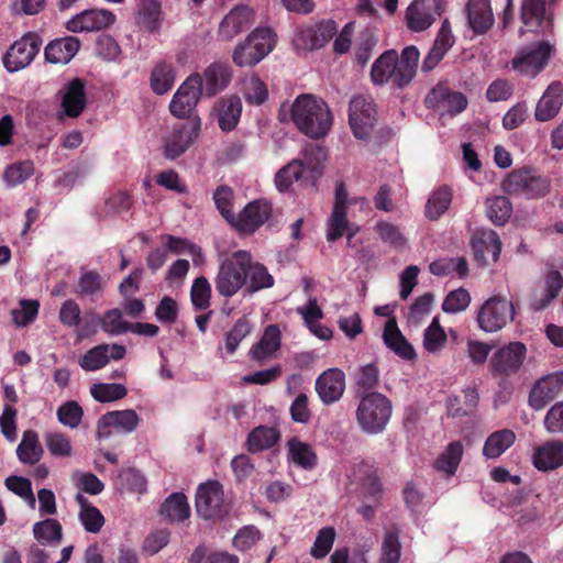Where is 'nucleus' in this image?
I'll return each mask as SVG.
<instances>
[{
	"label": "nucleus",
	"mask_w": 563,
	"mask_h": 563,
	"mask_svg": "<svg viewBox=\"0 0 563 563\" xmlns=\"http://www.w3.org/2000/svg\"><path fill=\"white\" fill-rule=\"evenodd\" d=\"M325 150L317 144L307 145L300 153V157L291 159L275 175V185L278 191L289 190L294 181L305 187H316L323 174Z\"/></svg>",
	"instance_id": "f257e3e1"
},
{
	"label": "nucleus",
	"mask_w": 563,
	"mask_h": 563,
	"mask_svg": "<svg viewBox=\"0 0 563 563\" xmlns=\"http://www.w3.org/2000/svg\"><path fill=\"white\" fill-rule=\"evenodd\" d=\"M420 53L413 46H406L400 56L395 49L384 52L373 64L371 78L376 85L391 82L402 89L407 87L416 76Z\"/></svg>",
	"instance_id": "f03ea898"
},
{
	"label": "nucleus",
	"mask_w": 563,
	"mask_h": 563,
	"mask_svg": "<svg viewBox=\"0 0 563 563\" xmlns=\"http://www.w3.org/2000/svg\"><path fill=\"white\" fill-rule=\"evenodd\" d=\"M290 114L297 129L314 140L327 135L332 125L328 104L312 95L298 96L291 104Z\"/></svg>",
	"instance_id": "7ed1b4c3"
},
{
	"label": "nucleus",
	"mask_w": 563,
	"mask_h": 563,
	"mask_svg": "<svg viewBox=\"0 0 563 563\" xmlns=\"http://www.w3.org/2000/svg\"><path fill=\"white\" fill-rule=\"evenodd\" d=\"M355 420L360 430L368 435L383 433L393 415V401L382 393H365L356 397Z\"/></svg>",
	"instance_id": "20e7f679"
},
{
	"label": "nucleus",
	"mask_w": 563,
	"mask_h": 563,
	"mask_svg": "<svg viewBox=\"0 0 563 563\" xmlns=\"http://www.w3.org/2000/svg\"><path fill=\"white\" fill-rule=\"evenodd\" d=\"M247 264L249 252L244 250L233 252L220 263L214 278L216 290L220 296L231 298L240 290L245 292Z\"/></svg>",
	"instance_id": "39448f33"
},
{
	"label": "nucleus",
	"mask_w": 563,
	"mask_h": 563,
	"mask_svg": "<svg viewBox=\"0 0 563 563\" xmlns=\"http://www.w3.org/2000/svg\"><path fill=\"white\" fill-rule=\"evenodd\" d=\"M195 507L197 515L203 520L220 521L229 516L232 505L224 497L222 484L208 481L198 486Z\"/></svg>",
	"instance_id": "423d86ee"
},
{
	"label": "nucleus",
	"mask_w": 563,
	"mask_h": 563,
	"mask_svg": "<svg viewBox=\"0 0 563 563\" xmlns=\"http://www.w3.org/2000/svg\"><path fill=\"white\" fill-rule=\"evenodd\" d=\"M501 188L508 195L538 199L550 191V180L531 168L522 167L509 173L503 180Z\"/></svg>",
	"instance_id": "0eeeda50"
},
{
	"label": "nucleus",
	"mask_w": 563,
	"mask_h": 563,
	"mask_svg": "<svg viewBox=\"0 0 563 563\" xmlns=\"http://www.w3.org/2000/svg\"><path fill=\"white\" fill-rule=\"evenodd\" d=\"M202 96H205L202 92V77L199 73H194L185 79L174 93L169 103L170 113L187 121L199 118L196 114V107Z\"/></svg>",
	"instance_id": "6e6552de"
},
{
	"label": "nucleus",
	"mask_w": 563,
	"mask_h": 563,
	"mask_svg": "<svg viewBox=\"0 0 563 563\" xmlns=\"http://www.w3.org/2000/svg\"><path fill=\"white\" fill-rule=\"evenodd\" d=\"M273 49V34L267 27L254 30L243 43H240L232 55L233 63L239 67L254 66Z\"/></svg>",
	"instance_id": "1a4fd4ad"
},
{
	"label": "nucleus",
	"mask_w": 563,
	"mask_h": 563,
	"mask_svg": "<svg viewBox=\"0 0 563 563\" xmlns=\"http://www.w3.org/2000/svg\"><path fill=\"white\" fill-rule=\"evenodd\" d=\"M551 53L552 46L544 41L520 48L511 59V67L522 76L534 78L548 65Z\"/></svg>",
	"instance_id": "9d476101"
},
{
	"label": "nucleus",
	"mask_w": 563,
	"mask_h": 563,
	"mask_svg": "<svg viewBox=\"0 0 563 563\" xmlns=\"http://www.w3.org/2000/svg\"><path fill=\"white\" fill-rule=\"evenodd\" d=\"M514 306L506 298L493 296L481 307L477 314L479 328L485 332H497L514 318Z\"/></svg>",
	"instance_id": "9b49d317"
},
{
	"label": "nucleus",
	"mask_w": 563,
	"mask_h": 563,
	"mask_svg": "<svg viewBox=\"0 0 563 563\" xmlns=\"http://www.w3.org/2000/svg\"><path fill=\"white\" fill-rule=\"evenodd\" d=\"M41 37L29 32L15 41L3 56V66L9 73L19 71L29 66L40 52Z\"/></svg>",
	"instance_id": "f8f14e48"
},
{
	"label": "nucleus",
	"mask_w": 563,
	"mask_h": 563,
	"mask_svg": "<svg viewBox=\"0 0 563 563\" xmlns=\"http://www.w3.org/2000/svg\"><path fill=\"white\" fill-rule=\"evenodd\" d=\"M338 25L333 20H322L298 27L294 45L301 51L322 48L336 34Z\"/></svg>",
	"instance_id": "ddd939ff"
},
{
	"label": "nucleus",
	"mask_w": 563,
	"mask_h": 563,
	"mask_svg": "<svg viewBox=\"0 0 563 563\" xmlns=\"http://www.w3.org/2000/svg\"><path fill=\"white\" fill-rule=\"evenodd\" d=\"M200 130V118H194L184 123L174 125L172 133L165 140V157L168 159H176L183 155L198 137Z\"/></svg>",
	"instance_id": "4468645a"
},
{
	"label": "nucleus",
	"mask_w": 563,
	"mask_h": 563,
	"mask_svg": "<svg viewBox=\"0 0 563 563\" xmlns=\"http://www.w3.org/2000/svg\"><path fill=\"white\" fill-rule=\"evenodd\" d=\"M375 113L371 98L360 95L351 99L349 122L355 137L366 140L369 136L376 121Z\"/></svg>",
	"instance_id": "2eb2a0df"
},
{
	"label": "nucleus",
	"mask_w": 563,
	"mask_h": 563,
	"mask_svg": "<svg viewBox=\"0 0 563 563\" xmlns=\"http://www.w3.org/2000/svg\"><path fill=\"white\" fill-rule=\"evenodd\" d=\"M272 214V205L258 199L249 202L243 210L235 216L230 225L241 234H253L261 228Z\"/></svg>",
	"instance_id": "dca6fc26"
},
{
	"label": "nucleus",
	"mask_w": 563,
	"mask_h": 563,
	"mask_svg": "<svg viewBox=\"0 0 563 563\" xmlns=\"http://www.w3.org/2000/svg\"><path fill=\"white\" fill-rule=\"evenodd\" d=\"M467 103L464 93L451 90L443 82L434 86L424 98V104L428 109L440 110L450 115H456L464 111Z\"/></svg>",
	"instance_id": "f3484780"
},
{
	"label": "nucleus",
	"mask_w": 563,
	"mask_h": 563,
	"mask_svg": "<svg viewBox=\"0 0 563 563\" xmlns=\"http://www.w3.org/2000/svg\"><path fill=\"white\" fill-rule=\"evenodd\" d=\"M445 11V0H413L407 8V26L413 32H422L432 25L435 15Z\"/></svg>",
	"instance_id": "a211bd4d"
},
{
	"label": "nucleus",
	"mask_w": 563,
	"mask_h": 563,
	"mask_svg": "<svg viewBox=\"0 0 563 563\" xmlns=\"http://www.w3.org/2000/svg\"><path fill=\"white\" fill-rule=\"evenodd\" d=\"M527 349L521 342H511L497 350L490 358L494 375L509 376L521 367L526 358Z\"/></svg>",
	"instance_id": "6ab92c4d"
},
{
	"label": "nucleus",
	"mask_w": 563,
	"mask_h": 563,
	"mask_svg": "<svg viewBox=\"0 0 563 563\" xmlns=\"http://www.w3.org/2000/svg\"><path fill=\"white\" fill-rule=\"evenodd\" d=\"M140 422L139 415L132 409L114 410L102 415L97 422V438L107 439L112 429L117 432L131 433Z\"/></svg>",
	"instance_id": "aec40b11"
},
{
	"label": "nucleus",
	"mask_w": 563,
	"mask_h": 563,
	"mask_svg": "<svg viewBox=\"0 0 563 563\" xmlns=\"http://www.w3.org/2000/svg\"><path fill=\"white\" fill-rule=\"evenodd\" d=\"M563 389V372H555L539 378L530 394L529 405L534 410L545 408Z\"/></svg>",
	"instance_id": "412c9836"
},
{
	"label": "nucleus",
	"mask_w": 563,
	"mask_h": 563,
	"mask_svg": "<svg viewBox=\"0 0 563 563\" xmlns=\"http://www.w3.org/2000/svg\"><path fill=\"white\" fill-rule=\"evenodd\" d=\"M115 15L106 9H89L73 16L66 27L73 33L100 31L113 24Z\"/></svg>",
	"instance_id": "4be33fe9"
},
{
	"label": "nucleus",
	"mask_w": 563,
	"mask_h": 563,
	"mask_svg": "<svg viewBox=\"0 0 563 563\" xmlns=\"http://www.w3.org/2000/svg\"><path fill=\"white\" fill-rule=\"evenodd\" d=\"M347 212V191L345 185L340 183L335 187L334 205L331 216L328 220L327 240L334 242L341 239L349 227L346 218Z\"/></svg>",
	"instance_id": "5701e85b"
},
{
	"label": "nucleus",
	"mask_w": 563,
	"mask_h": 563,
	"mask_svg": "<svg viewBox=\"0 0 563 563\" xmlns=\"http://www.w3.org/2000/svg\"><path fill=\"white\" fill-rule=\"evenodd\" d=\"M126 350L121 344H100L88 350L80 358L79 365L86 372H93L104 367L110 358L122 360Z\"/></svg>",
	"instance_id": "b1692460"
},
{
	"label": "nucleus",
	"mask_w": 563,
	"mask_h": 563,
	"mask_svg": "<svg viewBox=\"0 0 563 563\" xmlns=\"http://www.w3.org/2000/svg\"><path fill=\"white\" fill-rule=\"evenodd\" d=\"M345 390V375L339 368H329L316 380V391L324 405L339 401Z\"/></svg>",
	"instance_id": "393cba45"
},
{
	"label": "nucleus",
	"mask_w": 563,
	"mask_h": 563,
	"mask_svg": "<svg viewBox=\"0 0 563 563\" xmlns=\"http://www.w3.org/2000/svg\"><path fill=\"white\" fill-rule=\"evenodd\" d=\"M474 258L481 265L487 264V255L496 263L501 252V241L494 230H476L471 238Z\"/></svg>",
	"instance_id": "a878e982"
},
{
	"label": "nucleus",
	"mask_w": 563,
	"mask_h": 563,
	"mask_svg": "<svg viewBox=\"0 0 563 563\" xmlns=\"http://www.w3.org/2000/svg\"><path fill=\"white\" fill-rule=\"evenodd\" d=\"M555 0H521L520 20L530 32L543 31L552 25V19L547 13V3Z\"/></svg>",
	"instance_id": "bb28decb"
},
{
	"label": "nucleus",
	"mask_w": 563,
	"mask_h": 563,
	"mask_svg": "<svg viewBox=\"0 0 563 563\" xmlns=\"http://www.w3.org/2000/svg\"><path fill=\"white\" fill-rule=\"evenodd\" d=\"M465 13L467 26L475 35L486 34L494 25L495 19L490 0H468Z\"/></svg>",
	"instance_id": "cd10ccee"
},
{
	"label": "nucleus",
	"mask_w": 563,
	"mask_h": 563,
	"mask_svg": "<svg viewBox=\"0 0 563 563\" xmlns=\"http://www.w3.org/2000/svg\"><path fill=\"white\" fill-rule=\"evenodd\" d=\"M232 68L229 64L214 62L202 73V92L206 97H214L223 91L232 80Z\"/></svg>",
	"instance_id": "c85d7f7f"
},
{
	"label": "nucleus",
	"mask_w": 563,
	"mask_h": 563,
	"mask_svg": "<svg viewBox=\"0 0 563 563\" xmlns=\"http://www.w3.org/2000/svg\"><path fill=\"white\" fill-rule=\"evenodd\" d=\"M563 106V84L560 81L551 82L534 110V118L539 122H547L556 117Z\"/></svg>",
	"instance_id": "c756f323"
},
{
	"label": "nucleus",
	"mask_w": 563,
	"mask_h": 563,
	"mask_svg": "<svg viewBox=\"0 0 563 563\" xmlns=\"http://www.w3.org/2000/svg\"><path fill=\"white\" fill-rule=\"evenodd\" d=\"M252 10L246 5L233 8L221 21L219 35L223 40L229 41L246 31L252 25Z\"/></svg>",
	"instance_id": "7c9ffc66"
},
{
	"label": "nucleus",
	"mask_w": 563,
	"mask_h": 563,
	"mask_svg": "<svg viewBox=\"0 0 563 563\" xmlns=\"http://www.w3.org/2000/svg\"><path fill=\"white\" fill-rule=\"evenodd\" d=\"M563 288V276L559 271H550L543 284L533 291L530 306L539 311L547 308L554 300Z\"/></svg>",
	"instance_id": "2f4dec72"
},
{
	"label": "nucleus",
	"mask_w": 563,
	"mask_h": 563,
	"mask_svg": "<svg viewBox=\"0 0 563 563\" xmlns=\"http://www.w3.org/2000/svg\"><path fill=\"white\" fill-rule=\"evenodd\" d=\"M383 340L385 345L399 357L407 361H411L416 357V352L412 345L400 332L395 318H390L386 321Z\"/></svg>",
	"instance_id": "473e14b6"
},
{
	"label": "nucleus",
	"mask_w": 563,
	"mask_h": 563,
	"mask_svg": "<svg viewBox=\"0 0 563 563\" xmlns=\"http://www.w3.org/2000/svg\"><path fill=\"white\" fill-rule=\"evenodd\" d=\"M79 47L80 41L75 36L56 38L45 47V59L51 64H67L77 54Z\"/></svg>",
	"instance_id": "72a5a7b5"
},
{
	"label": "nucleus",
	"mask_w": 563,
	"mask_h": 563,
	"mask_svg": "<svg viewBox=\"0 0 563 563\" xmlns=\"http://www.w3.org/2000/svg\"><path fill=\"white\" fill-rule=\"evenodd\" d=\"M533 465L539 471H551L563 465V441H548L533 453Z\"/></svg>",
	"instance_id": "f704fd0d"
},
{
	"label": "nucleus",
	"mask_w": 563,
	"mask_h": 563,
	"mask_svg": "<svg viewBox=\"0 0 563 563\" xmlns=\"http://www.w3.org/2000/svg\"><path fill=\"white\" fill-rule=\"evenodd\" d=\"M87 104L85 82L79 79H73L63 96L62 106L65 113L70 118H77L81 114Z\"/></svg>",
	"instance_id": "c9c22d12"
},
{
	"label": "nucleus",
	"mask_w": 563,
	"mask_h": 563,
	"mask_svg": "<svg viewBox=\"0 0 563 563\" xmlns=\"http://www.w3.org/2000/svg\"><path fill=\"white\" fill-rule=\"evenodd\" d=\"M247 284L245 286V294L252 295L262 289H267L274 286V277L269 274L267 267L260 262L253 260L252 254L249 252V264L246 266Z\"/></svg>",
	"instance_id": "e433bc0d"
},
{
	"label": "nucleus",
	"mask_w": 563,
	"mask_h": 563,
	"mask_svg": "<svg viewBox=\"0 0 563 563\" xmlns=\"http://www.w3.org/2000/svg\"><path fill=\"white\" fill-rule=\"evenodd\" d=\"M279 347V328L276 324H269L265 328L261 340L250 350V355L255 361H263L274 354Z\"/></svg>",
	"instance_id": "4c0bfd02"
},
{
	"label": "nucleus",
	"mask_w": 563,
	"mask_h": 563,
	"mask_svg": "<svg viewBox=\"0 0 563 563\" xmlns=\"http://www.w3.org/2000/svg\"><path fill=\"white\" fill-rule=\"evenodd\" d=\"M218 123L222 131L230 132L235 129L241 113L242 102L238 96L222 99L217 108Z\"/></svg>",
	"instance_id": "58836bf2"
},
{
	"label": "nucleus",
	"mask_w": 563,
	"mask_h": 563,
	"mask_svg": "<svg viewBox=\"0 0 563 563\" xmlns=\"http://www.w3.org/2000/svg\"><path fill=\"white\" fill-rule=\"evenodd\" d=\"M280 439V433L275 427L258 426L247 437V450L251 453H258L274 446Z\"/></svg>",
	"instance_id": "ea45409f"
},
{
	"label": "nucleus",
	"mask_w": 563,
	"mask_h": 563,
	"mask_svg": "<svg viewBox=\"0 0 563 563\" xmlns=\"http://www.w3.org/2000/svg\"><path fill=\"white\" fill-rule=\"evenodd\" d=\"M161 515L170 522H180L189 518L190 507L184 493H173L161 506Z\"/></svg>",
	"instance_id": "a19ab883"
},
{
	"label": "nucleus",
	"mask_w": 563,
	"mask_h": 563,
	"mask_svg": "<svg viewBox=\"0 0 563 563\" xmlns=\"http://www.w3.org/2000/svg\"><path fill=\"white\" fill-rule=\"evenodd\" d=\"M516 441V434L510 429H501L493 432L486 439L483 446V455L486 459H497L506 452Z\"/></svg>",
	"instance_id": "79ce46f5"
},
{
	"label": "nucleus",
	"mask_w": 563,
	"mask_h": 563,
	"mask_svg": "<svg viewBox=\"0 0 563 563\" xmlns=\"http://www.w3.org/2000/svg\"><path fill=\"white\" fill-rule=\"evenodd\" d=\"M16 455L24 464H35L43 455V448L38 441V435L34 430H25L22 440L16 448Z\"/></svg>",
	"instance_id": "37998d69"
},
{
	"label": "nucleus",
	"mask_w": 563,
	"mask_h": 563,
	"mask_svg": "<svg viewBox=\"0 0 563 563\" xmlns=\"http://www.w3.org/2000/svg\"><path fill=\"white\" fill-rule=\"evenodd\" d=\"M175 82V69L166 62L157 63L151 71L150 85L156 95L169 91Z\"/></svg>",
	"instance_id": "c03bdc74"
},
{
	"label": "nucleus",
	"mask_w": 563,
	"mask_h": 563,
	"mask_svg": "<svg viewBox=\"0 0 563 563\" xmlns=\"http://www.w3.org/2000/svg\"><path fill=\"white\" fill-rule=\"evenodd\" d=\"M464 453V446L461 441H453L448 444L445 451L441 453L434 462L438 471L448 475H454Z\"/></svg>",
	"instance_id": "a18cd8bd"
},
{
	"label": "nucleus",
	"mask_w": 563,
	"mask_h": 563,
	"mask_svg": "<svg viewBox=\"0 0 563 563\" xmlns=\"http://www.w3.org/2000/svg\"><path fill=\"white\" fill-rule=\"evenodd\" d=\"M33 534L41 544H58L63 538V528L58 520L47 518L33 526Z\"/></svg>",
	"instance_id": "49530a36"
},
{
	"label": "nucleus",
	"mask_w": 563,
	"mask_h": 563,
	"mask_svg": "<svg viewBox=\"0 0 563 563\" xmlns=\"http://www.w3.org/2000/svg\"><path fill=\"white\" fill-rule=\"evenodd\" d=\"M76 500L81 507L79 512L81 525L86 531L98 533L104 523V518L101 511L97 507L89 505L81 494H77Z\"/></svg>",
	"instance_id": "de8ad7c7"
},
{
	"label": "nucleus",
	"mask_w": 563,
	"mask_h": 563,
	"mask_svg": "<svg viewBox=\"0 0 563 563\" xmlns=\"http://www.w3.org/2000/svg\"><path fill=\"white\" fill-rule=\"evenodd\" d=\"M288 452L291 461L305 470H312L317 465V455L311 448L296 438L288 441Z\"/></svg>",
	"instance_id": "09e8293b"
},
{
	"label": "nucleus",
	"mask_w": 563,
	"mask_h": 563,
	"mask_svg": "<svg viewBox=\"0 0 563 563\" xmlns=\"http://www.w3.org/2000/svg\"><path fill=\"white\" fill-rule=\"evenodd\" d=\"M452 192L448 187H441L429 197L426 205V217L438 220L450 207Z\"/></svg>",
	"instance_id": "8fccbe9b"
},
{
	"label": "nucleus",
	"mask_w": 563,
	"mask_h": 563,
	"mask_svg": "<svg viewBox=\"0 0 563 563\" xmlns=\"http://www.w3.org/2000/svg\"><path fill=\"white\" fill-rule=\"evenodd\" d=\"M379 384V371L375 364H367L362 366L356 376V397L364 395L365 393H378L376 387Z\"/></svg>",
	"instance_id": "3c124183"
},
{
	"label": "nucleus",
	"mask_w": 563,
	"mask_h": 563,
	"mask_svg": "<svg viewBox=\"0 0 563 563\" xmlns=\"http://www.w3.org/2000/svg\"><path fill=\"white\" fill-rule=\"evenodd\" d=\"M34 174V164L32 161L15 162L4 169L3 180L8 187H16L27 180Z\"/></svg>",
	"instance_id": "603ef678"
},
{
	"label": "nucleus",
	"mask_w": 563,
	"mask_h": 563,
	"mask_svg": "<svg viewBox=\"0 0 563 563\" xmlns=\"http://www.w3.org/2000/svg\"><path fill=\"white\" fill-rule=\"evenodd\" d=\"M487 216L496 225H503L511 216L512 206L505 196H495L486 200Z\"/></svg>",
	"instance_id": "864d4df0"
},
{
	"label": "nucleus",
	"mask_w": 563,
	"mask_h": 563,
	"mask_svg": "<svg viewBox=\"0 0 563 563\" xmlns=\"http://www.w3.org/2000/svg\"><path fill=\"white\" fill-rule=\"evenodd\" d=\"M400 553L399 531L396 527H393L384 536L380 563H398Z\"/></svg>",
	"instance_id": "5fc2aeb1"
},
{
	"label": "nucleus",
	"mask_w": 563,
	"mask_h": 563,
	"mask_svg": "<svg viewBox=\"0 0 563 563\" xmlns=\"http://www.w3.org/2000/svg\"><path fill=\"white\" fill-rule=\"evenodd\" d=\"M91 396L99 402H110L124 398L128 395V389L122 384H95L90 388Z\"/></svg>",
	"instance_id": "6e6d98bb"
},
{
	"label": "nucleus",
	"mask_w": 563,
	"mask_h": 563,
	"mask_svg": "<svg viewBox=\"0 0 563 563\" xmlns=\"http://www.w3.org/2000/svg\"><path fill=\"white\" fill-rule=\"evenodd\" d=\"M211 285L205 276L197 277L190 289V299L196 310H206L210 306Z\"/></svg>",
	"instance_id": "4d7b16f0"
},
{
	"label": "nucleus",
	"mask_w": 563,
	"mask_h": 563,
	"mask_svg": "<svg viewBox=\"0 0 563 563\" xmlns=\"http://www.w3.org/2000/svg\"><path fill=\"white\" fill-rule=\"evenodd\" d=\"M336 532L333 527L321 528L317 533L313 545L311 547L310 555L317 560L325 558L333 547Z\"/></svg>",
	"instance_id": "13d9d810"
},
{
	"label": "nucleus",
	"mask_w": 563,
	"mask_h": 563,
	"mask_svg": "<svg viewBox=\"0 0 563 563\" xmlns=\"http://www.w3.org/2000/svg\"><path fill=\"white\" fill-rule=\"evenodd\" d=\"M252 329V323L246 317L238 319L232 329L225 334V349L228 353L233 354L242 340L251 333Z\"/></svg>",
	"instance_id": "bf43d9fd"
},
{
	"label": "nucleus",
	"mask_w": 563,
	"mask_h": 563,
	"mask_svg": "<svg viewBox=\"0 0 563 563\" xmlns=\"http://www.w3.org/2000/svg\"><path fill=\"white\" fill-rule=\"evenodd\" d=\"M233 197L234 195L232 188L227 185H221L217 187V189L213 192L214 205L220 214L225 219V221L229 224L234 219V213L232 211Z\"/></svg>",
	"instance_id": "052dcab7"
},
{
	"label": "nucleus",
	"mask_w": 563,
	"mask_h": 563,
	"mask_svg": "<svg viewBox=\"0 0 563 563\" xmlns=\"http://www.w3.org/2000/svg\"><path fill=\"white\" fill-rule=\"evenodd\" d=\"M101 329L111 334L118 335L130 331L131 322L124 321L119 309H110L100 319Z\"/></svg>",
	"instance_id": "680f3d73"
},
{
	"label": "nucleus",
	"mask_w": 563,
	"mask_h": 563,
	"mask_svg": "<svg viewBox=\"0 0 563 563\" xmlns=\"http://www.w3.org/2000/svg\"><path fill=\"white\" fill-rule=\"evenodd\" d=\"M45 444L53 456L68 457L73 454L70 440L62 432H48L45 435Z\"/></svg>",
	"instance_id": "e2e57ef3"
},
{
	"label": "nucleus",
	"mask_w": 563,
	"mask_h": 563,
	"mask_svg": "<svg viewBox=\"0 0 563 563\" xmlns=\"http://www.w3.org/2000/svg\"><path fill=\"white\" fill-rule=\"evenodd\" d=\"M243 96L246 102L260 106L266 101L268 89L264 81L256 76H252L244 82Z\"/></svg>",
	"instance_id": "0e129e2a"
},
{
	"label": "nucleus",
	"mask_w": 563,
	"mask_h": 563,
	"mask_svg": "<svg viewBox=\"0 0 563 563\" xmlns=\"http://www.w3.org/2000/svg\"><path fill=\"white\" fill-rule=\"evenodd\" d=\"M40 302L36 299H22L20 308L12 310V320L19 327L33 322L38 314Z\"/></svg>",
	"instance_id": "69168bd1"
},
{
	"label": "nucleus",
	"mask_w": 563,
	"mask_h": 563,
	"mask_svg": "<svg viewBox=\"0 0 563 563\" xmlns=\"http://www.w3.org/2000/svg\"><path fill=\"white\" fill-rule=\"evenodd\" d=\"M161 241L165 245L166 251L173 254L189 253L191 255H201V249L185 238L163 234L161 235Z\"/></svg>",
	"instance_id": "338daca9"
},
{
	"label": "nucleus",
	"mask_w": 563,
	"mask_h": 563,
	"mask_svg": "<svg viewBox=\"0 0 563 563\" xmlns=\"http://www.w3.org/2000/svg\"><path fill=\"white\" fill-rule=\"evenodd\" d=\"M471 303V295L465 288L450 291L442 302V310L446 313L464 311Z\"/></svg>",
	"instance_id": "774afa93"
}]
</instances>
